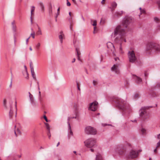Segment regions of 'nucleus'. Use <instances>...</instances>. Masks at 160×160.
<instances>
[{"label":"nucleus","mask_w":160,"mask_h":160,"mask_svg":"<svg viewBox=\"0 0 160 160\" xmlns=\"http://www.w3.org/2000/svg\"><path fill=\"white\" fill-rule=\"evenodd\" d=\"M105 0H102L101 2V3L102 4H103V2L105 1Z\"/></svg>","instance_id":"obj_64"},{"label":"nucleus","mask_w":160,"mask_h":160,"mask_svg":"<svg viewBox=\"0 0 160 160\" xmlns=\"http://www.w3.org/2000/svg\"><path fill=\"white\" fill-rule=\"evenodd\" d=\"M115 151L119 155L123 154L126 151L125 147L122 145H119L116 146Z\"/></svg>","instance_id":"obj_10"},{"label":"nucleus","mask_w":160,"mask_h":160,"mask_svg":"<svg viewBox=\"0 0 160 160\" xmlns=\"http://www.w3.org/2000/svg\"><path fill=\"white\" fill-rule=\"evenodd\" d=\"M60 144V142H59L58 143L57 145V147H58Z\"/></svg>","instance_id":"obj_63"},{"label":"nucleus","mask_w":160,"mask_h":160,"mask_svg":"<svg viewBox=\"0 0 160 160\" xmlns=\"http://www.w3.org/2000/svg\"><path fill=\"white\" fill-rule=\"evenodd\" d=\"M39 96H38V99L39 100L41 101L42 100V98L41 97V94L40 91H39Z\"/></svg>","instance_id":"obj_36"},{"label":"nucleus","mask_w":160,"mask_h":160,"mask_svg":"<svg viewBox=\"0 0 160 160\" xmlns=\"http://www.w3.org/2000/svg\"><path fill=\"white\" fill-rule=\"evenodd\" d=\"M31 74L33 78L35 80H36V78L35 74V72H34V70H31Z\"/></svg>","instance_id":"obj_26"},{"label":"nucleus","mask_w":160,"mask_h":160,"mask_svg":"<svg viewBox=\"0 0 160 160\" xmlns=\"http://www.w3.org/2000/svg\"><path fill=\"white\" fill-rule=\"evenodd\" d=\"M96 28V27H94V31L93 32V33H95V28Z\"/></svg>","instance_id":"obj_62"},{"label":"nucleus","mask_w":160,"mask_h":160,"mask_svg":"<svg viewBox=\"0 0 160 160\" xmlns=\"http://www.w3.org/2000/svg\"><path fill=\"white\" fill-rule=\"evenodd\" d=\"M72 25H71V24L70 25V29H71V30H72Z\"/></svg>","instance_id":"obj_54"},{"label":"nucleus","mask_w":160,"mask_h":160,"mask_svg":"<svg viewBox=\"0 0 160 160\" xmlns=\"http://www.w3.org/2000/svg\"><path fill=\"white\" fill-rule=\"evenodd\" d=\"M93 26H96L97 25V21L96 20L94 21L93 23L92 24Z\"/></svg>","instance_id":"obj_41"},{"label":"nucleus","mask_w":160,"mask_h":160,"mask_svg":"<svg viewBox=\"0 0 160 160\" xmlns=\"http://www.w3.org/2000/svg\"><path fill=\"white\" fill-rule=\"evenodd\" d=\"M120 28L119 27H118L116 28H115L114 30V32L111 35L112 37L113 36L114 39V41L116 43H118L119 44V51L122 53H123L122 51V43L123 41L126 42V40L125 38L124 35H122L119 34L118 32Z\"/></svg>","instance_id":"obj_2"},{"label":"nucleus","mask_w":160,"mask_h":160,"mask_svg":"<svg viewBox=\"0 0 160 160\" xmlns=\"http://www.w3.org/2000/svg\"><path fill=\"white\" fill-rule=\"evenodd\" d=\"M75 60H76V59H75V58H74L73 59V60H72V63H73V62H75Z\"/></svg>","instance_id":"obj_59"},{"label":"nucleus","mask_w":160,"mask_h":160,"mask_svg":"<svg viewBox=\"0 0 160 160\" xmlns=\"http://www.w3.org/2000/svg\"><path fill=\"white\" fill-rule=\"evenodd\" d=\"M128 56L129 61L130 62L133 63L137 61V58L133 51H128Z\"/></svg>","instance_id":"obj_9"},{"label":"nucleus","mask_w":160,"mask_h":160,"mask_svg":"<svg viewBox=\"0 0 160 160\" xmlns=\"http://www.w3.org/2000/svg\"><path fill=\"white\" fill-rule=\"evenodd\" d=\"M138 151L131 150L128 156V158H135L138 157Z\"/></svg>","instance_id":"obj_13"},{"label":"nucleus","mask_w":160,"mask_h":160,"mask_svg":"<svg viewBox=\"0 0 160 160\" xmlns=\"http://www.w3.org/2000/svg\"><path fill=\"white\" fill-rule=\"evenodd\" d=\"M79 105L78 103H75L74 105V111L73 116L68 117V121H69L71 119L75 118L77 120H79V115L78 112Z\"/></svg>","instance_id":"obj_6"},{"label":"nucleus","mask_w":160,"mask_h":160,"mask_svg":"<svg viewBox=\"0 0 160 160\" xmlns=\"http://www.w3.org/2000/svg\"><path fill=\"white\" fill-rule=\"evenodd\" d=\"M23 75L25 77H26L27 76V75L25 73V71H24L23 72Z\"/></svg>","instance_id":"obj_53"},{"label":"nucleus","mask_w":160,"mask_h":160,"mask_svg":"<svg viewBox=\"0 0 160 160\" xmlns=\"http://www.w3.org/2000/svg\"><path fill=\"white\" fill-rule=\"evenodd\" d=\"M116 105L122 112L123 114L128 113L131 111V108L129 105L125 100L119 98H116L113 99Z\"/></svg>","instance_id":"obj_1"},{"label":"nucleus","mask_w":160,"mask_h":160,"mask_svg":"<svg viewBox=\"0 0 160 160\" xmlns=\"http://www.w3.org/2000/svg\"><path fill=\"white\" fill-rule=\"evenodd\" d=\"M97 84V82L95 80H93V84L94 86H95Z\"/></svg>","instance_id":"obj_45"},{"label":"nucleus","mask_w":160,"mask_h":160,"mask_svg":"<svg viewBox=\"0 0 160 160\" xmlns=\"http://www.w3.org/2000/svg\"><path fill=\"white\" fill-rule=\"evenodd\" d=\"M49 12L50 13H52V9H50L49 10Z\"/></svg>","instance_id":"obj_61"},{"label":"nucleus","mask_w":160,"mask_h":160,"mask_svg":"<svg viewBox=\"0 0 160 160\" xmlns=\"http://www.w3.org/2000/svg\"><path fill=\"white\" fill-rule=\"evenodd\" d=\"M37 84H38V89L39 90H40V88L39 87V83H38V82H37Z\"/></svg>","instance_id":"obj_57"},{"label":"nucleus","mask_w":160,"mask_h":160,"mask_svg":"<svg viewBox=\"0 0 160 160\" xmlns=\"http://www.w3.org/2000/svg\"><path fill=\"white\" fill-rule=\"evenodd\" d=\"M57 15L55 17V18H57L58 15L59 14V8H58V10H57Z\"/></svg>","instance_id":"obj_44"},{"label":"nucleus","mask_w":160,"mask_h":160,"mask_svg":"<svg viewBox=\"0 0 160 160\" xmlns=\"http://www.w3.org/2000/svg\"><path fill=\"white\" fill-rule=\"evenodd\" d=\"M85 132L88 134L95 135L97 132L95 128L90 126H88L85 128Z\"/></svg>","instance_id":"obj_11"},{"label":"nucleus","mask_w":160,"mask_h":160,"mask_svg":"<svg viewBox=\"0 0 160 160\" xmlns=\"http://www.w3.org/2000/svg\"><path fill=\"white\" fill-rule=\"evenodd\" d=\"M154 21L157 22H160V19L158 18H154Z\"/></svg>","instance_id":"obj_38"},{"label":"nucleus","mask_w":160,"mask_h":160,"mask_svg":"<svg viewBox=\"0 0 160 160\" xmlns=\"http://www.w3.org/2000/svg\"><path fill=\"white\" fill-rule=\"evenodd\" d=\"M145 13V11L144 9H142L141 11H140V14L142 13Z\"/></svg>","instance_id":"obj_43"},{"label":"nucleus","mask_w":160,"mask_h":160,"mask_svg":"<svg viewBox=\"0 0 160 160\" xmlns=\"http://www.w3.org/2000/svg\"><path fill=\"white\" fill-rule=\"evenodd\" d=\"M124 13V12L122 11H121L119 12H116L115 13V14L118 17L121 16Z\"/></svg>","instance_id":"obj_27"},{"label":"nucleus","mask_w":160,"mask_h":160,"mask_svg":"<svg viewBox=\"0 0 160 160\" xmlns=\"http://www.w3.org/2000/svg\"><path fill=\"white\" fill-rule=\"evenodd\" d=\"M98 103L97 101H94L89 104L88 110L92 111H96L98 108Z\"/></svg>","instance_id":"obj_12"},{"label":"nucleus","mask_w":160,"mask_h":160,"mask_svg":"<svg viewBox=\"0 0 160 160\" xmlns=\"http://www.w3.org/2000/svg\"><path fill=\"white\" fill-rule=\"evenodd\" d=\"M38 5L42 12L44 11L45 7L43 3L42 2H39L38 3Z\"/></svg>","instance_id":"obj_18"},{"label":"nucleus","mask_w":160,"mask_h":160,"mask_svg":"<svg viewBox=\"0 0 160 160\" xmlns=\"http://www.w3.org/2000/svg\"><path fill=\"white\" fill-rule=\"evenodd\" d=\"M107 125H110V126H111V124H105V123H102V126H103V127L106 126Z\"/></svg>","instance_id":"obj_48"},{"label":"nucleus","mask_w":160,"mask_h":160,"mask_svg":"<svg viewBox=\"0 0 160 160\" xmlns=\"http://www.w3.org/2000/svg\"><path fill=\"white\" fill-rule=\"evenodd\" d=\"M111 7H110V8L111 9V11L113 12L114 10L116 8L117 6V4L116 2H112L111 3Z\"/></svg>","instance_id":"obj_15"},{"label":"nucleus","mask_w":160,"mask_h":160,"mask_svg":"<svg viewBox=\"0 0 160 160\" xmlns=\"http://www.w3.org/2000/svg\"><path fill=\"white\" fill-rule=\"evenodd\" d=\"M12 103V102L11 101H9L8 104L7 103V101L6 99H4L3 101V104L4 108L7 109H10L9 114L10 118H11L13 115V112Z\"/></svg>","instance_id":"obj_5"},{"label":"nucleus","mask_w":160,"mask_h":160,"mask_svg":"<svg viewBox=\"0 0 160 160\" xmlns=\"http://www.w3.org/2000/svg\"><path fill=\"white\" fill-rule=\"evenodd\" d=\"M41 46V43L38 42L36 45V47L37 49H38Z\"/></svg>","instance_id":"obj_33"},{"label":"nucleus","mask_w":160,"mask_h":160,"mask_svg":"<svg viewBox=\"0 0 160 160\" xmlns=\"http://www.w3.org/2000/svg\"><path fill=\"white\" fill-rule=\"evenodd\" d=\"M24 68H25V70L24 71H25V73L27 75V76L26 77H25V78L27 79H28V72L27 67H26V66L25 65L24 66Z\"/></svg>","instance_id":"obj_29"},{"label":"nucleus","mask_w":160,"mask_h":160,"mask_svg":"<svg viewBox=\"0 0 160 160\" xmlns=\"http://www.w3.org/2000/svg\"><path fill=\"white\" fill-rule=\"evenodd\" d=\"M35 32L34 31L32 32L30 34V35L29 37H32L33 38H35Z\"/></svg>","instance_id":"obj_32"},{"label":"nucleus","mask_w":160,"mask_h":160,"mask_svg":"<svg viewBox=\"0 0 160 160\" xmlns=\"http://www.w3.org/2000/svg\"><path fill=\"white\" fill-rule=\"evenodd\" d=\"M77 87H78V90H80V87H79V86L78 85V82H77Z\"/></svg>","instance_id":"obj_51"},{"label":"nucleus","mask_w":160,"mask_h":160,"mask_svg":"<svg viewBox=\"0 0 160 160\" xmlns=\"http://www.w3.org/2000/svg\"><path fill=\"white\" fill-rule=\"evenodd\" d=\"M76 51L77 52V56H80V55L81 54L80 52L79 51L78 48H76Z\"/></svg>","instance_id":"obj_34"},{"label":"nucleus","mask_w":160,"mask_h":160,"mask_svg":"<svg viewBox=\"0 0 160 160\" xmlns=\"http://www.w3.org/2000/svg\"><path fill=\"white\" fill-rule=\"evenodd\" d=\"M157 3L158 4V7L159 8H160V1H157Z\"/></svg>","instance_id":"obj_50"},{"label":"nucleus","mask_w":160,"mask_h":160,"mask_svg":"<svg viewBox=\"0 0 160 160\" xmlns=\"http://www.w3.org/2000/svg\"><path fill=\"white\" fill-rule=\"evenodd\" d=\"M30 38V37H28V38L26 40V44L27 45H28V40L29 39V38Z\"/></svg>","instance_id":"obj_47"},{"label":"nucleus","mask_w":160,"mask_h":160,"mask_svg":"<svg viewBox=\"0 0 160 160\" xmlns=\"http://www.w3.org/2000/svg\"><path fill=\"white\" fill-rule=\"evenodd\" d=\"M68 121V122L67 123H68V130H69V131H70V134L71 135H72V130H71L70 123L69 122V121Z\"/></svg>","instance_id":"obj_28"},{"label":"nucleus","mask_w":160,"mask_h":160,"mask_svg":"<svg viewBox=\"0 0 160 160\" xmlns=\"http://www.w3.org/2000/svg\"><path fill=\"white\" fill-rule=\"evenodd\" d=\"M28 94H29V97H30V96H32V95H32V94H31V93H30V92H28Z\"/></svg>","instance_id":"obj_60"},{"label":"nucleus","mask_w":160,"mask_h":160,"mask_svg":"<svg viewBox=\"0 0 160 160\" xmlns=\"http://www.w3.org/2000/svg\"><path fill=\"white\" fill-rule=\"evenodd\" d=\"M145 50L146 51H151V52H160V45L153 42H150L147 44Z\"/></svg>","instance_id":"obj_4"},{"label":"nucleus","mask_w":160,"mask_h":160,"mask_svg":"<svg viewBox=\"0 0 160 160\" xmlns=\"http://www.w3.org/2000/svg\"><path fill=\"white\" fill-rule=\"evenodd\" d=\"M38 27V30L37 32V34L38 35H41L42 34V31L41 30L40 28L38 26V25H37Z\"/></svg>","instance_id":"obj_25"},{"label":"nucleus","mask_w":160,"mask_h":160,"mask_svg":"<svg viewBox=\"0 0 160 160\" xmlns=\"http://www.w3.org/2000/svg\"><path fill=\"white\" fill-rule=\"evenodd\" d=\"M35 7L34 6H32L31 7V23H32V16L33 15V12H34L35 10Z\"/></svg>","instance_id":"obj_24"},{"label":"nucleus","mask_w":160,"mask_h":160,"mask_svg":"<svg viewBox=\"0 0 160 160\" xmlns=\"http://www.w3.org/2000/svg\"><path fill=\"white\" fill-rule=\"evenodd\" d=\"M60 34L59 36V38L60 40L61 43H62L63 42V39L64 37V35L62 32H60Z\"/></svg>","instance_id":"obj_23"},{"label":"nucleus","mask_w":160,"mask_h":160,"mask_svg":"<svg viewBox=\"0 0 160 160\" xmlns=\"http://www.w3.org/2000/svg\"><path fill=\"white\" fill-rule=\"evenodd\" d=\"M30 67L31 70H32V69L34 70L33 67L32 65V62H31L30 63Z\"/></svg>","instance_id":"obj_37"},{"label":"nucleus","mask_w":160,"mask_h":160,"mask_svg":"<svg viewBox=\"0 0 160 160\" xmlns=\"http://www.w3.org/2000/svg\"><path fill=\"white\" fill-rule=\"evenodd\" d=\"M114 59L115 61H117V59L119 60V58L118 57L115 58H114Z\"/></svg>","instance_id":"obj_55"},{"label":"nucleus","mask_w":160,"mask_h":160,"mask_svg":"<svg viewBox=\"0 0 160 160\" xmlns=\"http://www.w3.org/2000/svg\"><path fill=\"white\" fill-rule=\"evenodd\" d=\"M15 107L16 108V114H15V117H16V115H17V105H16V102H15Z\"/></svg>","instance_id":"obj_42"},{"label":"nucleus","mask_w":160,"mask_h":160,"mask_svg":"<svg viewBox=\"0 0 160 160\" xmlns=\"http://www.w3.org/2000/svg\"><path fill=\"white\" fill-rule=\"evenodd\" d=\"M141 131L142 134L144 135L146 134V130L145 129L143 128H142L141 129Z\"/></svg>","instance_id":"obj_30"},{"label":"nucleus","mask_w":160,"mask_h":160,"mask_svg":"<svg viewBox=\"0 0 160 160\" xmlns=\"http://www.w3.org/2000/svg\"><path fill=\"white\" fill-rule=\"evenodd\" d=\"M30 103L33 106H35L36 105V103L35 101L34 98L33 96H32L29 97Z\"/></svg>","instance_id":"obj_19"},{"label":"nucleus","mask_w":160,"mask_h":160,"mask_svg":"<svg viewBox=\"0 0 160 160\" xmlns=\"http://www.w3.org/2000/svg\"><path fill=\"white\" fill-rule=\"evenodd\" d=\"M146 108L142 107L139 110V115L140 118L142 120L144 121L149 118V113L147 112Z\"/></svg>","instance_id":"obj_8"},{"label":"nucleus","mask_w":160,"mask_h":160,"mask_svg":"<svg viewBox=\"0 0 160 160\" xmlns=\"http://www.w3.org/2000/svg\"><path fill=\"white\" fill-rule=\"evenodd\" d=\"M69 21L70 22V24L71 25H73L74 23V22L72 20V18L71 17H70V18L69 19Z\"/></svg>","instance_id":"obj_31"},{"label":"nucleus","mask_w":160,"mask_h":160,"mask_svg":"<svg viewBox=\"0 0 160 160\" xmlns=\"http://www.w3.org/2000/svg\"><path fill=\"white\" fill-rule=\"evenodd\" d=\"M130 121L132 122H136L137 120L136 119H135L134 120H131Z\"/></svg>","instance_id":"obj_52"},{"label":"nucleus","mask_w":160,"mask_h":160,"mask_svg":"<svg viewBox=\"0 0 160 160\" xmlns=\"http://www.w3.org/2000/svg\"><path fill=\"white\" fill-rule=\"evenodd\" d=\"M84 143L85 146L88 148H95L97 146L95 139L92 138L87 139L84 141Z\"/></svg>","instance_id":"obj_7"},{"label":"nucleus","mask_w":160,"mask_h":160,"mask_svg":"<svg viewBox=\"0 0 160 160\" xmlns=\"http://www.w3.org/2000/svg\"><path fill=\"white\" fill-rule=\"evenodd\" d=\"M119 65L118 64H114L113 66L111 68V70L112 71L114 72L115 73L118 74L119 72L118 68Z\"/></svg>","instance_id":"obj_14"},{"label":"nucleus","mask_w":160,"mask_h":160,"mask_svg":"<svg viewBox=\"0 0 160 160\" xmlns=\"http://www.w3.org/2000/svg\"><path fill=\"white\" fill-rule=\"evenodd\" d=\"M107 47L108 48L110 49L112 51H113V49H114V46L113 44L110 42H108L107 43Z\"/></svg>","instance_id":"obj_17"},{"label":"nucleus","mask_w":160,"mask_h":160,"mask_svg":"<svg viewBox=\"0 0 160 160\" xmlns=\"http://www.w3.org/2000/svg\"><path fill=\"white\" fill-rule=\"evenodd\" d=\"M131 19L130 17H125L123 20L122 24L117 26L115 28L119 27L120 29L118 32L119 34L125 36V28H127L128 26L131 22Z\"/></svg>","instance_id":"obj_3"},{"label":"nucleus","mask_w":160,"mask_h":160,"mask_svg":"<svg viewBox=\"0 0 160 160\" xmlns=\"http://www.w3.org/2000/svg\"><path fill=\"white\" fill-rule=\"evenodd\" d=\"M47 135L48 136V138L50 139V137H51V135L50 134V130H49V131H48V132L47 133Z\"/></svg>","instance_id":"obj_39"},{"label":"nucleus","mask_w":160,"mask_h":160,"mask_svg":"<svg viewBox=\"0 0 160 160\" xmlns=\"http://www.w3.org/2000/svg\"><path fill=\"white\" fill-rule=\"evenodd\" d=\"M134 78L137 83L139 84L142 82V79L136 76H135Z\"/></svg>","instance_id":"obj_21"},{"label":"nucleus","mask_w":160,"mask_h":160,"mask_svg":"<svg viewBox=\"0 0 160 160\" xmlns=\"http://www.w3.org/2000/svg\"><path fill=\"white\" fill-rule=\"evenodd\" d=\"M78 60L79 61H81V60L80 58V56H77Z\"/></svg>","instance_id":"obj_58"},{"label":"nucleus","mask_w":160,"mask_h":160,"mask_svg":"<svg viewBox=\"0 0 160 160\" xmlns=\"http://www.w3.org/2000/svg\"><path fill=\"white\" fill-rule=\"evenodd\" d=\"M134 98L136 99L139 97V95L138 93H135L134 95Z\"/></svg>","instance_id":"obj_40"},{"label":"nucleus","mask_w":160,"mask_h":160,"mask_svg":"<svg viewBox=\"0 0 160 160\" xmlns=\"http://www.w3.org/2000/svg\"><path fill=\"white\" fill-rule=\"evenodd\" d=\"M90 148V151L92 152H93L94 151V150L93 149H92V148Z\"/></svg>","instance_id":"obj_56"},{"label":"nucleus","mask_w":160,"mask_h":160,"mask_svg":"<svg viewBox=\"0 0 160 160\" xmlns=\"http://www.w3.org/2000/svg\"><path fill=\"white\" fill-rule=\"evenodd\" d=\"M96 160H103L102 155L99 153L97 154L96 155Z\"/></svg>","instance_id":"obj_22"},{"label":"nucleus","mask_w":160,"mask_h":160,"mask_svg":"<svg viewBox=\"0 0 160 160\" xmlns=\"http://www.w3.org/2000/svg\"><path fill=\"white\" fill-rule=\"evenodd\" d=\"M67 5L68 6H70L71 5V3L68 1V0H67Z\"/></svg>","instance_id":"obj_49"},{"label":"nucleus","mask_w":160,"mask_h":160,"mask_svg":"<svg viewBox=\"0 0 160 160\" xmlns=\"http://www.w3.org/2000/svg\"><path fill=\"white\" fill-rule=\"evenodd\" d=\"M43 118L45 119V120L46 122H49V121H48V119L47 118L46 116L45 115L44 116Z\"/></svg>","instance_id":"obj_46"},{"label":"nucleus","mask_w":160,"mask_h":160,"mask_svg":"<svg viewBox=\"0 0 160 160\" xmlns=\"http://www.w3.org/2000/svg\"><path fill=\"white\" fill-rule=\"evenodd\" d=\"M44 124L46 125L47 129H48V130L49 131V130H50V127H49V124L48 123L46 122Z\"/></svg>","instance_id":"obj_35"},{"label":"nucleus","mask_w":160,"mask_h":160,"mask_svg":"<svg viewBox=\"0 0 160 160\" xmlns=\"http://www.w3.org/2000/svg\"><path fill=\"white\" fill-rule=\"evenodd\" d=\"M158 89H160V83H158L152 86L151 88V90L152 91L156 90Z\"/></svg>","instance_id":"obj_16"},{"label":"nucleus","mask_w":160,"mask_h":160,"mask_svg":"<svg viewBox=\"0 0 160 160\" xmlns=\"http://www.w3.org/2000/svg\"><path fill=\"white\" fill-rule=\"evenodd\" d=\"M12 27L13 31L14 32H15L16 31V26L15 24V21H13L12 22Z\"/></svg>","instance_id":"obj_20"}]
</instances>
